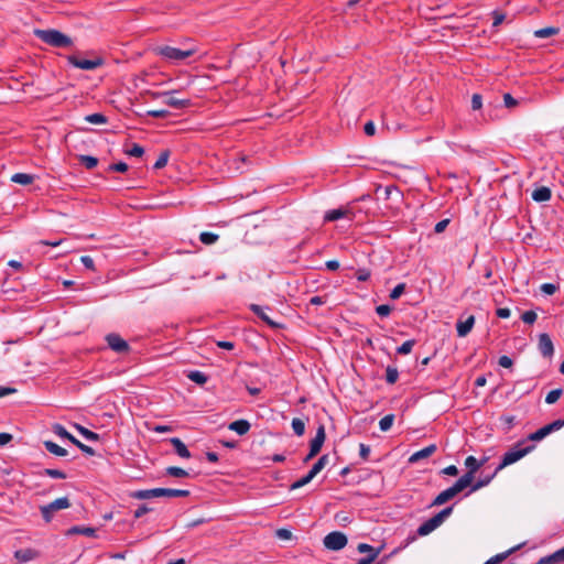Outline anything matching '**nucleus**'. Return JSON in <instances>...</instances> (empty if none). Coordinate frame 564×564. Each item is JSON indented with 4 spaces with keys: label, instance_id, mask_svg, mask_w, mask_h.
<instances>
[{
    "label": "nucleus",
    "instance_id": "obj_23",
    "mask_svg": "<svg viewBox=\"0 0 564 564\" xmlns=\"http://www.w3.org/2000/svg\"><path fill=\"white\" fill-rule=\"evenodd\" d=\"M228 429L236 432L238 435H245L250 431L251 424L247 420L240 419L231 422Z\"/></svg>",
    "mask_w": 564,
    "mask_h": 564
},
{
    "label": "nucleus",
    "instance_id": "obj_26",
    "mask_svg": "<svg viewBox=\"0 0 564 564\" xmlns=\"http://www.w3.org/2000/svg\"><path fill=\"white\" fill-rule=\"evenodd\" d=\"M170 443L173 445L176 454L182 457V458H189L191 457V453L188 451V448L186 447V445L181 441V438L178 437H172L170 440Z\"/></svg>",
    "mask_w": 564,
    "mask_h": 564
},
{
    "label": "nucleus",
    "instance_id": "obj_52",
    "mask_svg": "<svg viewBox=\"0 0 564 564\" xmlns=\"http://www.w3.org/2000/svg\"><path fill=\"white\" fill-rule=\"evenodd\" d=\"M108 171L124 173L128 171V164L124 162L110 164Z\"/></svg>",
    "mask_w": 564,
    "mask_h": 564
},
{
    "label": "nucleus",
    "instance_id": "obj_63",
    "mask_svg": "<svg viewBox=\"0 0 564 564\" xmlns=\"http://www.w3.org/2000/svg\"><path fill=\"white\" fill-rule=\"evenodd\" d=\"M503 102L507 108H512L518 104V101L510 94L503 95Z\"/></svg>",
    "mask_w": 564,
    "mask_h": 564
},
{
    "label": "nucleus",
    "instance_id": "obj_53",
    "mask_svg": "<svg viewBox=\"0 0 564 564\" xmlns=\"http://www.w3.org/2000/svg\"><path fill=\"white\" fill-rule=\"evenodd\" d=\"M540 289L544 294L553 295L558 290V286L553 283H543Z\"/></svg>",
    "mask_w": 564,
    "mask_h": 564
},
{
    "label": "nucleus",
    "instance_id": "obj_57",
    "mask_svg": "<svg viewBox=\"0 0 564 564\" xmlns=\"http://www.w3.org/2000/svg\"><path fill=\"white\" fill-rule=\"evenodd\" d=\"M482 106V97L479 94H474L471 97V109L478 110Z\"/></svg>",
    "mask_w": 564,
    "mask_h": 564
},
{
    "label": "nucleus",
    "instance_id": "obj_20",
    "mask_svg": "<svg viewBox=\"0 0 564 564\" xmlns=\"http://www.w3.org/2000/svg\"><path fill=\"white\" fill-rule=\"evenodd\" d=\"M475 474L476 473H471L470 470H467L466 474H464L455 484V488L460 492L463 491L465 488L467 487H470L475 484L474 482V479H475Z\"/></svg>",
    "mask_w": 564,
    "mask_h": 564
},
{
    "label": "nucleus",
    "instance_id": "obj_3",
    "mask_svg": "<svg viewBox=\"0 0 564 564\" xmlns=\"http://www.w3.org/2000/svg\"><path fill=\"white\" fill-rule=\"evenodd\" d=\"M524 444L525 441L521 440L510 451L506 452L502 456L501 463L496 468V473H499L505 467L517 463L535 448L534 444L523 446Z\"/></svg>",
    "mask_w": 564,
    "mask_h": 564
},
{
    "label": "nucleus",
    "instance_id": "obj_61",
    "mask_svg": "<svg viewBox=\"0 0 564 564\" xmlns=\"http://www.w3.org/2000/svg\"><path fill=\"white\" fill-rule=\"evenodd\" d=\"M498 364H499V366H501L503 368H511L513 365V361L509 356L503 355L499 358Z\"/></svg>",
    "mask_w": 564,
    "mask_h": 564
},
{
    "label": "nucleus",
    "instance_id": "obj_12",
    "mask_svg": "<svg viewBox=\"0 0 564 564\" xmlns=\"http://www.w3.org/2000/svg\"><path fill=\"white\" fill-rule=\"evenodd\" d=\"M383 546H380L378 549H375L373 546L367 544V543H359L357 546V550L359 553H367L368 557L360 558L357 564H371L376 561V558L381 553Z\"/></svg>",
    "mask_w": 564,
    "mask_h": 564
},
{
    "label": "nucleus",
    "instance_id": "obj_50",
    "mask_svg": "<svg viewBox=\"0 0 564 564\" xmlns=\"http://www.w3.org/2000/svg\"><path fill=\"white\" fill-rule=\"evenodd\" d=\"M538 318V315L534 311H525L522 315H521V319L525 323V324H533Z\"/></svg>",
    "mask_w": 564,
    "mask_h": 564
},
{
    "label": "nucleus",
    "instance_id": "obj_47",
    "mask_svg": "<svg viewBox=\"0 0 564 564\" xmlns=\"http://www.w3.org/2000/svg\"><path fill=\"white\" fill-rule=\"evenodd\" d=\"M563 393V390L562 389H554V390H551L547 394H546V398H545V402L547 404H553L555 403L562 395Z\"/></svg>",
    "mask_w": 564,
    "mask_h": 564
},
{
    "label": "nucleus",
    "instance_id": "obj_56",
    "mask_svg": "<svg viewBox=\"0 0 564 564\" xmlns=\"http://www.w3.org/2000/svg\"><path fill=\"white\" fill-rule=\"evenodd\" d=\"M325 438H326L325 426L323 424H321L317 427L316 435L313 440L317 441L318 443H321L323 445L325 442Z\"/></svg>",
    "mask_w": 564,
    "mask_h": 564
},
{
    "label": "nucleus",
    "instance_id": "obj_9",
    "mask_svg": "<svg viewBox=\"0 0 564 564\" xmlns=\"http://www.w3.org/2000/svg\"><path fill=\"white\" fill-rule=\"evenodd\" d=\"M347 536L339 531H333L324 538V545L332 551H339L347 545Z\"/></svg>",
    "mask_w": 564,
    "mask_h": 564
},
{
    "label": "nucleus",
    "instance_id": "obj_60",
    "mask_svg": "<svg viewBox=\"0 0 564 564\" xmlns=\"http://www.w3.org/2000/svg\"><path fill=\"white\" fill-rule=\"evenodd\" d=\"M359 455L364 460H367L370 455V447L364 443L359 444Z\"/></svg>",
    "mask_w": 564,
    "mask_h": 564
},
{
    "label": "nucleus",
    "instance_id": "obj_6",
    "mask_svg": "<svg viewBox=\"0 0 564 564\" xmlns=\"http://www.w3.org/2000/svg\"><path fill=\"white\" fill-rule=\"evenodd\" d=\"M70 507V501L67 497L57 498L48 505L42 506L40 508L41 514L45 522H51L53 519L54 512L66 509Z\"/></svg>",
    "mask_w": 564,
    "mask_h": 564
},
{
    "label": "nucleus",
    "instance_id": "obj_10",
    "mask_svg": "<svg viewBox=\"0 0 564 564\" xmlns=\"http://www.w3.org/2000/svg\"><path fill=\"white\" fill-rule=\"evenodd\" d=\"M108 347L117 354H127L130 351V346L119 334L110 333L105 337Z\"/></svg>",
    "mask_w": 564,
    "mask_h": 564
},
{
    "label": "nucleus",
    "instance_id": "obj_16",
    "mask_svg": "<svg viewBox=\"0 0 564 564\" xmlns=\"http://www.w3.org/2000/svg\"><path fill=\"white\" fill-rule=\"evenodd\" d=\"M174 91H164V93H158L155 94V96H164L166 97V99L164 100V104L170 106V107H173V108H176V109H182V108H186L191 105V100L189 99H178V98H175L172 96Z\"/></svg>",
    "mask_w": 564,
    "mask_h": 564
},
{
    "label": "nucleus",
    "instance_id": "obj_17",
    "mask_svg": "<svg viewBox=\"0 0 564 564\" xmlns=\"http://www.w3.org/2000/svg\"><path fill=\"white\" fill-rule=\"evenodd\" d=\"M459 491L453 485L452 487L440 492L432 502V506H442L453 499Z\"/></svg>",
    "mask_w": 564,
    "mask_h": 564
},
{
    "label": "nucleus",
    "instance_id": "obj_34",
    "mask_svg": "<svg viewBox=\"0 0 564 564\" xmlns=\"http://www.w3.org/2000/svg\"><path fill=\"white\" fill-rule=\"evenodd\" d=\"M75 427L80 433V435L84 436L87 441L96 442V441H99V438H100L99 434H97L79 424H75Z\"/></svg>",
    "mask_w": 564,
    "mask_h": 564
},
{
    "label": "nucleus",
    "instance_id": "obj_55",
    "mask_svg": "<svg viewBox=\"0 0 564 564\" xmlns=\"http://www.w3.org/2000/svg\"><path fill=\"white\" fill-rule=\"evenodd\" d=\"M392 311V307L387 304H382L376 307V313L381 317H387Z\"/></svg>",
    "mask_w": 564,
    "mask_h": 564
},
{
    "label": "nucleus",
    "instance_id": "obj_41",
    "mask_svg": "<svg viewBox=\"0 0 564 564\" xmlns=\"http://www.w3.org/2000/svg\"><path fill=\"white\" fill-rule=\"evenodd\" d=\"M399 371L395 367L388 366L386 369V380L389 384H393L398 381Z\"/></svg>",
    "mask_w": 564,
    "mask_h": 564
},
{
    "label": "nucleus",
    "instance_id": "obj_64",
    "mask_svg": "<svg viewBox=\"0 0 564 564\" xmlns=\"http://www.w3.org/2000/svg\"><path fill=\"white\" fill-rule=\"evenodd\" d=\"M448 224H449V219H443V220L438 221L434 227V231L436 234L443 232L446 229V227L448 226Z\"/></svg>",
    "mask_w": 564,
    "mask_h": 564
},
{
    "label": "nucleus",
    "instance_id": "obj_49",
    "mask_svg": "<svg viewBox=\"0 0 564 564\" xmlns=\"http://www.w3.org/2000/svg\"><path fill=\"white\" fill-rule=\"evenodd\" d=\"M404 291H405V284L400 283L393 288V290L390 292L389 296L391 300H397L404 293Z\"/></svg>",
    "mask_w": 564,
    "mask_h": 564
},
{
    "label": "nucleus",
    "instance_id": "obj_58",
    "mask_svg": "<svg viewBox=\"0 0 564 564\" xmlns=\"http://www.w3.org/2000/svg\"><path fill=\"white\" fill-rule=\"evenodd\" d=\"M80 262L84 264V267L88 270L94 271L95 270V262L94 259L89 256H83L80 258Z\"/></svg>",
    "mask_w": 564,
    "mask_h": 564
},
{
    "label": "nucleus",
    "instance_id": "obj_27",
    "mask_svg": "<svg viewBox=\"0 0 564 564\" xmlns=\"http://www.w3.org/2000/svg\"><path fill=\"white\" fill-rule=\"evenodd\" d=\"M351 213L348 209L337 208L327 212L324 216L325 221H335L344 217H348Z\"/></svg>",
    "mask_w": 564,
    "mask_h": 564
},
{
    "label": "nucleus",
    "instance_id": "obj_21",
    "mask_svg": "<svg viewBox=\"0 0 564 564\" xmlns=\"http://www.w3.org/2000/svg\"><path fill=\"white\" fill-rule=\"evenodd\" d=\"M475 474L476 473H471L470 470H467L466 474H464L455 484V488L460 492L463 491L465 488L467 487H470L475 484L474 482V479H475Z\"/></svg>",
    "mask_w": 564,
    "mask_h": 564
},
{
    "label": "nucleus",
    "instance_id": "obj_59",
    "mask_svg": "<svg viewBox=\"0 0 564 564\" xmlns=\"http://www.w3.org/2000/svg\"><path fill=\"white\" fill-rule=\"evenodd\" d=\"M356 278L358 281L360 282H365L367 280H369L370 278V271L367 270V269H359L357 272H356Z\"/></svg>",
    "mask_w": 564,
    "mask_h": 564
},
{
    "label": "nucleus",
    "instance_id": "obj_44",
    "mask_svg": "<svg viewBox=\"0 0 564 564\" xmlns=\"http://www.w3.org/2000/svg\"><path fill=\"white\" fill-rule=\"evenodd\" d=\"M393 422H394V415L393 414L384 415L379 421V427H380L381 431L387 432L388 430L391 429Z\"/></svg>",
    "mask_w": 564,
    "mask_h": 564
},
{
    "label": "nucleus",
    "instance_id": "obj_45",
    "mask_svg": "<svg viewBox=\"0 0 564 564\" xmlns=\"http://www.w3.org/2000/svg\"><path fill=\"white\" fill-rule=\"evenodd\" d=\"M415 345V340L414 339H409L406 341H404L401 346H399L397 348V352L399 355H408L412 351L413 347Z\"/></svg>",
    "mask_w": 564,
    "mask_h": 564
},
{
    "label": "nucleus",
    "instance_id": "obj_46",
    "mask_svg": "<svg viewBox=\"0 0 564 564\" xmlns=\"http://www.w3.org/2000/svg\"><path fill=\"white\" fill-rule=\"evenodd\" d=\"M166 474L172 477H177V478H183V477L188 476V473L185 469H183L181 467H175V466L167 467Z\"/></svg>",
    "mask_w": 564,
    "mask_h": 564
},
{
    "label": "nucleus",
    "instance_id": "obj_28",
    "mask_svg": "<svg viewBox=\"0 0 564 564\" xmlns=\"http://www.w3.org/2000/svg\"><path fill=\"white\" fill-rule=\"evenodd\" d=\"M488 460L487 457L478 460L476 457L474 456H468L466 459H465V466L467 467L468 470H470L471 473H477L480 467H482L485 465V463Z\"/></svg>",
    "mask_w": 564,
    "mask_h": 564
},
{
    "label": "nucleus",
    "instance_id": "obj_19",
    "mask_svg": "<svg viewBox=\"0 0 564 564\" xmlns=\"http://www.w3.org/2000/svg\"><path fill=\"white\" fill-rule=\"evenodd\" d=\"M564 562V546L554 553L541 557L535 564H560Z\"/></svg>",
    "mask_w": 564,
    "mask_h": 564
},
{
    "label": "nucleus",
    "instance_id": "obj_38",
    "mask_svg": "<svg viewBox=\"0 0 564 564\" xmlns=\"http://www.w3.org/2000/svg\"><path fill=\"white\" fill-rule=\"evenodd\" d=\"M169 158H170V151L169 150H163L160 153L158 160L155 161V163L153 165V169L161 170V169L165 167L166 164H167Z\"/></svg>",
    "mask_w": 564,
    "mask_h": 564
},
{
    "label": "nucleus",
    "instance_id": "obj_14",
    "mask_svg": "<svg viewBox=\"0 0 564 564\" xmlns=\"http://www.w3.org/2000/svg\"><path fill=\"white\" fill-rule=\"evenodd\" d=\"M249 308L262 321L264 322L268 326H270L271 328H274V329H278V328H282V324L280 323H276L274 322L273 319L270 318V316L267 314V311L270 310L268 306L263 307L261 305H258V304H251L249 306Z\"/></svg>",
    "mask_w": 564,
    "mask_h": 564
},
{
    "label": "nucleus",
    "instance_id": "obj_51",
    "mask_svg": "<svg viewBox=\"0 0 564 564\" xmlns=\"http://www.w3.org/2000/svg\"><path fill=\"white\" fill-rule=\"evenodd\" d=\"M126 153L131 156L140 158L144 154V149L141 145L134 143L130 150L126 151Z\"/></svg>",
    "mask_w": 564,
    "mask_h": 564
},
{
    "label": "nucleus",
    "instance_id": "obj_25",
    "mask_svg": "<svg viewBox=\"0 0 564 564\" xmlns=\"http://www.w3.org/2000/svg\"><path fill=\"white\" fill-rule=\"evenodd\" d=\"M551 196H552V192L546 186L538 187L532 192V199L538 203L547 202L551 199Z\"/></svg>",
    "mask_w": 564,
    "mask_h": 564
},
{
    "label": "nucleus",
    "instance_id": "obj_36",
    "mask_svg": "<svg viewBox=\"0 0 564 564\" xmlns=\"http://www.w3.org/2000/svg\"><path fill=\"white\" fill-rule=\"evenodd\" d=\"M329 457L328 455H322L317 462L312 466L311 471L315 476L328 464Z\"/></svg>",
    "mask_w": 564,
    "mask_h": 564
},
{
    "label": "nucleus",
    "instance_id": "obj_5",
    "mask_svg": "<svg viewBox=\"0 0 564 564\" xmlns=\"http://www.w3.org/2000/svg\"><path fill=\"white\" fill-rule=\"evenodd\" d=\"M154 51L156 52L158 55L164 57L167 61H183L187 57L193 56L197 52V48L193 46L187 50H180L176 47L164 45L156 47Z\"/></svg>",
    "mask_w": 564,
    "mask_h": 564
},
{
    "label": "nucleus",
    "instance_id": "obj_1",
    "mask_svg": "<svg viewBox=\"0 0 564 564\" xmlns=\"http://www.w3.org/2000/svg\"><path fill=\"white\" fill-rule=\"evenodd\" d=\"M34 35L45 44L53 47L64 48L73 45L72 37L55 29H35Z\"/></svg>",
    "mask_w": 564,
    "mask_h": 564
},
{
    "label": "nucleus",
    "instance_id": "obj_37",
    "mask_svg": "<svg viewBox=\"0 0 564 564\" xmlns=\"http://www.w3.org/2000/svg\"><path fill=\"white\" fill-rule=\"evenodd\" d=\"M315 477L314 474H312V471L310 470L307 473V475L303 476L302 478H300L299 480L294 481L291 486H290V489L291 490H295V489H299L305 485H307L308 482H311V480Z\"/></svg>",
    "mask_w": 564,
    "mask_h": 564
},
{
    "label": "nucleus",
    "instance_id": "obj_13",
    "mask_svg": "<svg viewBox=\"0 0 564 564\" xmlns=\"http://www.w3.org/2000/svg\"><path fill=\"white\" fill-rule=\"evenodd\" d=\"M475 325V316L468 315L465 317V315H460L456 323V330L457 335L459 337H466L473 329Z\"/></svg>",
    "mask_w": 564,
    "mask_h": 564
},
{
    "label": "nucleus",
    "instance_id": "obj_32",
    "mask_svg": "<svg viewBox=\"0 0 564 564\" xmlns=\"http://www.w3.org/2000/svg\"><path fill=\"white\" fill-rule=\"evenodd\" d=\"M11 181L21 185H29L34 181V176L26 173H15L11 176Z\"/></svg>",
    "mask_w": 564,
    "mask_h": 564
},
{
    "label": "nucleus",
    "instance_id": "obj_54",
    "mask_svg": "<svg viewBox=\"0 0 564 564\" xmlns=\"http://www.w3.org/2000/svg\"><path fill=\"white\" fill-rule=\"evenodd\" d=\"M147 115L153 118H166L170 111L166 109L148 110Z\"/></svg>",
    "mask_w": 564,
    "mask_h": 564
},
{
    "label": "nucleus",
    "instance_id": "obj_39",
    "mask_svg": "<svg viewBox=\"0 0 564 564\" xmlns=\"http://www.w3.org/2000/svg\"><path fill=\"white\" fill-rule=\"evenodd\" d=\"M79 162L88 170H93L98 164V159L91 155H80Z\"/></svg>",
    "mask_w": 564,
    "mask_h": 564
},
{
    "label": "nucleus",
    "instance_id": "obj_15",
    "mask_svg": "<svg viewBox=\"0 0 564 564\" xmlns=\"http://www.w3.org/2000/svg\"><path fill=\"white\" fill-rule=\"evenodd\" d=\"M539 351L545 358H551L554 354V345L549 334L543 333L539 335Z\"/></svg>",
    "mask_w": 564,
    "mask_h": 564
},
{
    "label": "nucleus",
    "instance_id": "obj_2",
    "mask_svg": "<svg viewBox=\"0 0 564 564\" xmlns=\"http://www.w3.org/2000/svg\"><path fill=\"white\" fill-rule=\"evenodd\" d=\"M189 490L186 489H170V488H153L135 490L129 494L130 498L145 500L159 497L176 498V497H188Z\"/></svg>",
    "mask_w": 564,
    "mask_h": 564
},
{
    "label": "nucleus",
    "instance_id": "obj_35",
    "mask_svg": "<svg viewBox=\"0 0 564 564\" xmlns=\"http://www.w3.org/2000/svg\"><path fill=\"white\" fill-rule=\"evenodd\" d=\"M85 120L93 124H105L108 122V118L104 116L102 113H90L85 117Z\"/></svg>",
    "mask_w": 564,
    "mask_h": 564
},
{
    "label": "nucleus",
    "instance_id": "obj_43",
    "mask_svg": "<svg viewBox=\"0 0 564 564\" xmlns=\"http://www.w3.org/2000/svg\"><path fill=\"white\" fill-rule=\"evenodd\" d=\"M218 238H219L218 235H216L214 232H209V231H204L199 235V240L204 245H213L218 240Z\"/></svg>",
    "mask_w": 564,
    "mask_h": 564
},
{
    "label": "nucleus",
    "instance_id": "obj_48",
    "mask_svg": "<svg viewBox=\"0 0 564 564\" xmlns=\"http://www.w3.org/2000/svg\"><path fill=\"white\" fill-rule=\"evenodd\" d=\"M43 475L52 477V478H56V479H65L67 477L64 471L58 470V469H53V468H45L43 470Z\"/></svg>",
    "mask_w": 564,
    "mask_h": 564
},
{
    "label": "nucleus",
    "instance_id": "obj_62",
    "mask_svg": "<svg viewBox=\"0 0 564 564\" xmlns=\"http://www.w3.org/2000/svg\"><path fill=\"white\" fill-rule=\"evenodd\" d=\"M275 534L281 540H290L292 538V533L288 529H279Z\"/></svg>",
    "mask_w": 564,
    "mask_h": 564
},
{
    "label": "nucleus",
    "instance_id": "obj_33",
    "mask_svg": "<svg viewBox=\"0 0 564 564\" xmlns=\"http://www.w3.org/2000/svg\"><path fill=\"white\" fill-rule=\"evenodd\" d=\"M187 378L191 381H193V382H195L197 384H200V386L205 384L207 382V380H208V377L204 372L198 371V370L189 371L187 373Z\"/></svg>",
    "mask_w": 564,
    "mask_h": 564
},
{
    "label": "nucleus",
    "instance_id": "obj_22",
    "mask_svg": "<svg viewBox=\"0 0 564 564\" xmlns=\"http://www.w3.org/2000/svg\"><path fill=\"white\" fill-rule=\"evenodd\" d=\"M475 474L476 473H471L470 470H467L466 474H464L455 484V488L460 492L463 491L465 488L467 487H470L475 484L474 482V479H475Z\"/></svg>",
    "mask_w": 564,
    "mask_h": 564
},
{
    "label": "nucleus",
    "instance_id": "obj_31",
    "mask_svg": "<svg viewBox=\"0 0 564 564\" xmlns=\"http://www.w3.org/2000/svg\"><path fill=\"white\" fill-rule=\"evenodd\" d=\"M498 473H496V470L489 475V476H485L482 478H479L470 488L469 492L468 494H471V492H475L477 490H479L480 488L487 486L490 484V481L495 478V476L497 475Z\"/></svg>",
    "mask_w": 564,
    "mask_h": 564
},
{
    "label": "nucleus",
    "instance_id": "obj_24",
    "mask_svg": "<svg viewBox=\"0 0 564 564\" xmlns=\"http://www.w3.org/2000/svg\"><path fill=\"white\" fill-rule=\"evenodd\" d=\"M66 535H74V534H83L89 538H96V529L90 527H80V525H74L69 528L66 532Z\"/></svg>",
    "mask_w": 564,
    "mask_h": 564
},
{
    "label": "nucleus",
    "instance_id": "obj_40",
    "mask_svg": "<svg viewBox=\"0 0 564 564\" xmlns=\"http://www.w3.org/2000/svg\"><path fill=\"white\" fill-rule=\"evenodd\" d=\"M557 33H558L557 28L549 26V28H543V29L536 30L534 32V35L540 39H545V37L555 35Z\"/></svg>",
    "mask_w": 564,
    "mask_h": 564
},
{
    "label": "nucleus",
    "instance_id": "obj_30",
    "mask_svg": "<svg viewBox=\"0 0 564 564\" xmlns=\"http://www.w3.org/2000/svg\"><path fill=\"white\" fill-rule=\"evenodd\" d=\"M36 553L35 551L31 549H22L18 550L14 553V557L19 560L20 562H29L35 557Z\"/></svg>",
    "mask_w": 564,
    "mask_h": 564
},
{
    "label": "nucleus",
    "instance_id": "obj_8",
    "mask_svg": "<svg viewBox=\"0 0 564 564\" xmlns=\"http://www.w3.org/2000/svg\"><path fill=\"white\" fill-rule=\"evenodd\" d=\"M53 432L63 437V438H66L68 440L69 442H72L75 446H77L83 453L87 454V455H95V451L93 447L88 446V445H85L84 443H82L80 441H78L76 437H74L70 433H68L66 431V429L61 425V424H55L54 427H53Z\"/></svg>",
    "mask_w": 564,
    "mask_h": 564
},
{
    "label": "nucleus",
    "instance_id": "obj_18",
    "mask_svg": "<svg viewBox=\"0 0 564 564\" xmlns=\"http://www.w3.org/2000/svg\"><path fill=\"white\" fill-rule=\"evenodd\" d=\"M437 447L435 444H431L415 453H413L410 458H409V462L410 463H416L421 459H424V458H427L430 456H432L435 452H436Z\"/></svg>",
    "mask_w": 564,
    "mask_h": 564
},
{
    "label": "nucleus",
    "instance_id": "obj_7",
    "mask_svg": "<svg viewBox=\"0 0 564 564\" xmlns=\"http://www.w3.org/2000/svg\"><path fill=\"white\" fill-rule=\"evenodd\" d=\"M564 426V420H555L550 424L544 425L543 427L539 429L538 431L531 433L528 435V437L524 440L527 442H539L545 438L551 433L558 431Z\"/></svg>",
    "mask_w": 564,
    "mask_h": 564
},
{
    "label": "nucleus",
    "instance_id": "obj_4",
    "mask_svg": "<svg viewBox=\"0 0 564 564\" xmlns=\"http://www.w3.org/2000/svg\"><path fill=\"white\" fill-rule=\"evenodd\" d=\"M453 509V506L446 507L438 513L423 522L417 529V534L424 536L433 532L452 514Z\"/></svg>",
    "mask_w": 564,
    "mask_h": 564
},
{
    "label": "nucleus",
    "instance_id": "obj_42",
    "mask_svg": "<svg viewBox=\"0 0 564 564\" xmlns=\"http://www.w3.org/2000/svg\"><path fill=\"white\" fill-rule=\"evenodd\" d=\"M292 429L297 436H302L305 432V422L302 419L294 417L292 420Z\"/></svg>",
    "mask_w": 564,
    "mask_h": 564
},
{
    "label": "nucleus",
    "instance_id": "obj_29",
    "mask_svg": "<svg viewBox=\"0 0 564 564\" xmlns=\"http://www.w3.org/2000/svg\"><path fill=\"white\" fill-rule=\"evenodd\" d=\"M43 444H44V447L46 448V451L53 455H56L59 457H64L67 455V451L65 448L61 447L59 445H57L56 443H54L52 441H45Z\"/></svg>",
    "mask_w": 564,
    "mask_h": 564
},
{
    "label": "nucleus",
    "instance_id": "obj_11",
    "mask_svg": "<svg viewBox=\"0 0 564 564\" xmlns=\"http://www.w3.org/2000/svg\"><path fill=\"white\" fill-rule=\"evenodd\" d=\"M67 61L74 67L85 69V70H91V69H95V68L104 65V59L101 57H96L95 59H85V58H79L76 55H69V56H67Z\"/></svg>",
    "mask_w": 564,
    "mask_h": 564
}]
</instances>
